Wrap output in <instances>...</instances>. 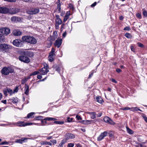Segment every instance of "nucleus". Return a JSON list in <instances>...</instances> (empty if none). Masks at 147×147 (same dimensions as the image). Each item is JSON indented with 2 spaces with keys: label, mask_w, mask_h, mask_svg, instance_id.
<instances>
[{
  "label": "nucleus",
  "mask_w": 147,
  "mask_h": 147,
  "mask_svg": "<svg viewBox=\"0 0 147 147\" xmlns=\"http://www.w3.org/2000/svg\"><path fill=\"white\" fill-rule=\"evenodd\" d=\"M22 40L31 44H35L37 42L36 39L34 37L30 36H24L22 38Z\"/></svg>",
  "instance_id": "1"
},
{
  "label": "nucleus",
  "mask_w": 147,
  "mask_h": 147,
  "mask_svg": "<svg viewBox=\"0 0 147 147\" xmlns=\"http://www.w3.org/2000/svg\"><path fill=\"white\" fill-rule=\"evenodd\" d=\"M13 71L14 69L11 67H4L1 71V73L4 75H7L9 73H13Z\"/></svg>",
  "instance_id": "2"
},
{
  "label": "nucleus",
  "mask_w": 147,
  "mask_h": 147,
  "mask_svg": "<svg viewBox=\"0 0 147 147\" xmlns=\"http://www.w3.org/2000/svg\"><path fill=\"white\" fill-rule=\"evenodd\" d=\"M0 48L1 51L6 52L11 48V46L6 44H1Z\"/></svg>",
  "instance_id": "3"
},
{
  "label": "nucleus",
  "mask_w": 147,
  "mask_h": 147,
  "mask_svg": "<svg viewBox=\"0 0 147 147\" xmlns=\"http://www.w3.org/2000/svg\"><path fill=\"white\" fill-rule=\"evenodd\" d=\"M10 33V30L7 28H3L0 29V34L2 35H6Z\"/></svg>",
  "instance_id": "4"
},
{
  "label": "nucleus",
  "mask_w": 147,
  "mask_h": 147,
  "mask_svg": "<svg viewBox=\"0 0 147 147\" xmlns=\"http://www.w3.org/2000/svg\"><path fill=\"white\" fill-rule=\"evenodd\" d=\"M55 49L53 48L51 52L49 53V55L48 57V59L49 61L51 62L53 61L54 59V57L55 56V54L54 53Z\"/></svg>",
  "instance_id": "5"
},
{
  "label": "nucleus",
  "mask_w": 147,
  "mask_h": 147,
  "mask_svg": "<svg viewBox=\"0 0 147 147\" xmlns=\"http://www.w3.org/2000/svg\"><path fill=\"white\" fill-rule=\"evenodd\" d=\"M18 59L20 61L25 63H28L30 62L29 59L25 56L20 55L18 57Z\"/></svg>",
  "instance_id": "6"
},
{
  "label": "nucleus",
  "mask_w": 147,
  "mask_h": 147,
  "mask_svg": "<svg viewBox=\"0 0 147 147\" xmlns=\"http://www.w3.org/2000/svg\"><path fill=\"white\" fill-rule=\"evenodd\" d=\"M23 42L19 39H16L13 42V45L18 47H21L23 45Z\"/></svg>",
  "instance_id": "7"
},
{
  "label": "nucleus",
  "mask_w": 147,
  "mask_h": 147,
  "mask_svg": "<svg viewBox=\"0 0 147 147\" xmlns=\"http://www.w3.org/2000/svg\"><path fill=\"white\" fill-rule=\"evenodd\" d=\"M39 12V9L38 8L32 9L27 11L28 14L32 15L38 13Z\"/></svg>",
  "instance_id": "8"
},
{
  "label": "nucleus",
  "mask_w": 147,
  "mask_h": 147,
  "mask_svg": "<svg viewBox=\"0 0 147 147\" xmlns=\"http://www.w3.org/2000/svg\"><path fill=\"white\" fill-rule=\"evenodd\" d=\"M65 139L64 140H66L67 141V140L69 139H74L75 138V135L73 134L67 133L65 134Z\"/></svg>",
  "instance_id": "9"
},
{
  "label": "nucleus",
  "mask_w": 147,
  "mask_h": 147,
  "mask_svg": "<svg viewBox=\"0 0 147 147\" xmlns=\"http://www.w3.org/2000/svg\"><path fill=\"white\" fill-rule=\"evenodd\" d=\"M20 9L18 8H12L9 9L8 13L11 14H14L20 12Z\"/></svg>",
  "instance_id": "10"
},
{
  "label": "nucleus",
  "mask_w": 147,
  "mask_h": 147,
  "mask_svg": "<svg viewBox=\"0 0 147 147\" xmlns=\"http://www.w3.org/2000/svg\"><path fill=\"white\" fill-rule=\"evenodd\" d=\"M107 135L108 132L106 131H105L103 133H102L98 138L97 140L99 141L101 140L104 137L107 136Z\"/></svg>",
  "instance_id": "11"
},
{
  "label": "nucleus",
  "mask_w": 147,
  "mask_h": 147,
  "mask_svg": "<svg viewBox=\"0 0 147 147\" xmlns=\"http://www.w3.org/2000/svg\"><path fill=\"white\" fill-rule=\"evenodd\" d=\"M103 120L105 122L107 123L111 124L114 125L115 124V123L108 117H105L103 119Z\"/></svg>",
  "instance_id": "12"
},
{
  "label": "nucleus",
  "mask_w": 147,
  "mask_h": 147,
  "mask_svg": "<svg viewBox=\"0 0 147 147\" xmlns=\"http://www.w3.org/2000/svg\"><path fill=\"white\" fill-rule=\"evenodd\" d=\"M62 39L61 38H57L56 40L54 43V45L57 47L58 48H59L62 44Z\"/></svg>",
  "instance_id": "13"
},
{
  "label": "nucleus",
  "mask_w": 147,
  "mask_h": 147,
  "mask_svg": "<svg viewBox=\"0 0 147 147\" xmlns=\"http://www.w3.org/2000/svg\"><path fill=\"white\" fill-rule=\"evenodd\" d=\"M49 71V70L48 69H46L43 68L39 70V74L42 75L46 74Z\"/></svg>",
  "instance_id": "14"
},
{
  "label": "nucleus",
  "mask_w": 147,
  "mask_h": 147,
  "mask_svg": "<svg viewBox=\"0 0 147 147\" xmlns=\"http://www.w3.org/2000/svg\"><path fill=\"white\" fill-rule=\"evenodd\" d=\"M21 121H19L17 122L9 123H8V125L11 126H18L20 127L19 125L21 124Z\"/></svg>",
  "instance_id": "15"
},
{
  "label": "nucleus",
  "mask_w": 147,
  "mask_h": 147,
  "mask_svg": "<svg viewBox=\"0 0 147 147\" xmlns=\"http://www.w3.org/2000/svg\"><path fill=\"white\" fill-rule=\"evenodd\" d=\"M58 34L56 31H54L53 33L52 36H50V38L51 40L53 41H54L57 37Z\"/></svg>",
  "instance_id": "16"
},
{
  "label": "nucleus",
  "mask_w": 147,
  "mask_h": 147,
  "mask_svg": "<svg viewBox=\"0 0 147 147\" xmlns=\"http://www.w3.org/2000/svg\"><path fill=\"white\" fill-rule=\"evenodd\" d=\"M57 119H56L55 118H52V117H47L45 118V119H43V120H42L41 121V122L42 123V125H44V120H48V121H55Z\"/></svg>",
  "instance_id": "17"
},
{
  "label": "nucleus",
  "mask_w": 147,
  "mask_h": 147,
  "mask_svg": "<svg viewBox=\"0 0 147 147\" xmlns=\"http://www.w3.org/2000/svg\"><path fill=\"white\" fill-rule=\"evenodd\" d=\"M28 138H22L21 139L17 140L15 142L17 143H19L20 144H22L23 143L25 142V140H27Z\"/></svg>",
  "instance_id": "18"
},
{
  "label": "nucleus",
  "mask_w": 147,
  "mask_h": 147,
  "mask_svg": "<svg viewBox=\"0 0 147 147\" xmlns=\"http://www.w3.org/2000/svg\"><path fill=\"white\" fill-rule=\"evenodd\" d=\"M21 19L20 18L15 16H13L11 18V21L13 22H18Z\"/></svg>",
  "instance_id": "19"
},
{
  "label": "nucleus",
  "mask_w": 147,
  "mask_h": 147,
  "mask_svg": "<svg viewBox=\"0 0 147 147\" xmlns=\"http://www.w3.org/2000/svg\"><path fill=\"white\" fill-rule=\"evenodd\" d=\"M56 16L57 18L55 20L56 24L58 25L61 24L62 22V21L59 18V16L58 15H56Z\"/></svg>",
  "instance_id": "20"
},
{
  "label": "nucleus",
  "mask_w": 147,
  "mask_h": 147,
  "mask_svg": "<svg viewBox=\"0 0 147 147\" xmlns=\"http://www.w3.org/2000/svg\"><path fill=\"white\" fill-rule=\"evenodd\" d=\"M94 121L93 120H82L81 121V122L85 125H88L93 123Z\"/></svg>",
  "instance_id": "21"
},
{
  "label": "nucleus",
  "mask_w": 147,
  "mask_h": 147,
  "mask_svg": "<svg viewBox=\"0 0 147 147\" xmlns=\"http://www.w3.org/2000/svg\"><path fill=\"white\" fill-rule=\"evenodd\" d=\"M1 13L6 14L9 12V9L6 7H2Z\"/></svg>",
  "instance_id": "22"
},
{
  "label": "nucleus",
  "mask_w": 147,
  "mask_h": 147,
  "mask_svg": "<svg viewBox=\"0 0 147 147\" xmlns=\"http://www.w3.org/2000/svg\"><path fill=\"white\" fill-rule=\"evenodd\" d=\"M33 123H24V122L22 121L21 124L19 125L20 127H24L27 125H30L33 124Z\"/></svg>",
  "instance_id": "23"
},
{
  "label": "nucleus",
  "mask_w": 147,
  "mask_h": 147,
  "mask_svg": "<svg viewBox=\"0 0 147 147\" xmlns=\"http://www.w3.org/2000/svg\"><path fill=\"white\" fill-rule=\"evenodd\" d=\"M29 86L27 84H26L25 85L24 90L25 91L24 93L28 95L29 92Z\"/></svg>",
  "instance_id": "24"
},
{
  "label": "nucleus",
  "mask_w": 147,
  "mask_h": 147,
  "mask_svg": "<svg viewBox=\"0 0 147 147\" xmlns=\"http://www.w3.org/2000/svg\"><path fill=\"white\" fill-rule=\"evenodd\" d=\"M25 56L32 57L34 56V53L33 52L29 51H26L25 53Z\"/></svg>",
  "instance_id": "25"
},
{
  "label": "nucleus",
  "mask_w": 147,
  "mask_h": 147,
  "mask_svg": "<svg viewBox=\"0 0 147 147\" xmlns=\"http://www.w3.org/2000/svg\"><path fill=\"white\" fill-rule=\"evenodd\" d=\"M40 144L42 145H49L52 146V144L50 142L47 141H41L40 142Z\"/></svg>",
  "instance_id": "26"
},
{
  "label": "nucleus",
  "mask_w": 147,
  "mask_h": 147,
  "mask_svg": "<svg viewBox=\"0 0 147 147\" xmlns=\"http://www.w3.org/2000/svg\"><path fill=\"white\" fill-rule=\"evenodd\" d=\"M67 142L66 140H63L59 144L58 147H63V145Z\"/></svg>",
  "instance_id": "27"
},
{
  "label": "nucleus",
  "mask_w": 147,
  "mask_h": 147,
  "mask_svg": "<svg viewBox=\"0 0 147 147\" xmlns=\"http://www.w3.org/2000/svg\"><path fill=\"white\" fill-rule=\"evenodd\" d=\"M96 101L100 103H102L103 101L102 98L100 96H97L96 97Z\"/></svg>",
  "instance_id": "28"
},
{
  "label": "nucleus",
  "mask_w": 147,
  "mask_h": 147,
  "mask_svg": "<svg viewBox=\"0 0 147 147\" xmlns=\"http://www.w3.org/2000/svg\"><path fill=\"white\" fill-rule=\"evenodd\" d=\"M30 78L29 77H25L24 79L21 80L22 84H24Z\"/></svg>",
  "instance_id": "29"
},
{
  "label": "nucleus",
  "mask_w": 147,
  "mask_h": 147,
  "mask_svg": "<svg viewBox=\"0 0 147 147\" xmlns=\"http://www.w3.org/2000/svg\"><path fill=\"white\" fill-rule=\"evenodd\" d=\"M5 41V38L4 36L0 34V42H3Z\"/></svg>",
  "instance_id": "30"
},
{
  "label": "nucleus",
  "mask_w": 147,
  "mask_h": 147,
  "mask_svg": "<svg viewBox=\"0 0 147 147\" xmlns=\"http://www.w3.org/2000/svg\"><path fill=\"white\" fill-rule=\"evenodd\" d=\"M131 111H142L138 107L131 108Z\"/></svg>",
  "instance_id": "31"
},
{
  "label": "nucleus",
  "mask_w": 147,
  "mask_h": 147,
  "mask_svg": "<svg viewBox=\"0 0 147 147\" xmlns=\"http://www.w3.org/2000/svg\"><path fill=\"white\" fill-rule=\"evenodd\" d=\"M127 131L128 133L130 134H134V131L129 128L128 127H126Z\"/></svg>",
  "instance_id": "32"
},
{
  "label": "nucleus",
  "mask_w": 147,
  "mask_h": 147,
  "mask_svg": "<svg viewBox=\"0 0 147 147\" xmlns=\"http://www.w3.org/2000/svg\"><path fill=\"white\" fill-rule=\"evenodd\" d=\"M34 114V112H31L27 115V118H31L32 117V116Z\"/></svg>",
  "instance_id": "33"
},
{
  "label": "nucleus",
  "mask_w": 147,
  "mask_h": 147,
  "mask_svg": "<svg viewBox=\"0 0 147 147\" xmlns=\"http://www.w3.org/2000/svg\"><path fill=\"white\" fill-rule=\"evenodd\" d=\"M21 34V32L19 31H16L14 32V35L15 36H19Z\"/></svg>",
  "instance_id": "34"
},
{
  "label": "nucleus",
  "mask_w": 147,
  "mask_h": 147,
  "mask_svg": "<svg viewBox=\"0 0 147 147\" xmlns=\"http://www.w3.org/2000/svg\"><path fill=\"white\" fill-rule=\"evenodd\" d=\"M125 36L127 38L131 39L132 37V36L131 34L129 33H126L125 35Z\"/></svg>",
  "instance_id": "35"
},
{
  "label": "nucleus",
  "mask_w": 147,
  "mask_h": 147,
  "mask_svg": "<svg viewBox=\"0 0 147 147\" xmlns=\"http://www.w3.org/2000/svg\"><path fill=\"white\" fill-rule=\"evenodd\" d=\"M12 100L13 103H17L18 102V98H13Z\"/></svg>",
  "instance_id": "36"
},
{
  "label": "nucleus",
  "mask_w": 147,
  "mask_h": 147,
  "mask_svg": "<svg viewBox=\"0 0 147 147\" xmlns=\"http://www.w3.org/2000/svg\"><path fill=\"white\" fill-rule=\"evenodd\" d=\"M54 68L55 69L56 71L59 72L60 70V67L57 65H54L53 66Z\"/></svg>",
  "instance_id": "37"
},
{
  "label": "nucleus",
  "mask_w": 147,
  "mask_h": 147,
  "mask_svg": "<svg viewBox=\"0 0 147 147\" xmlns=\"http://www.w3.org/2000/svg\"><path fill=\"white\" fill-rule=\"evenodd\" d=\"M39 73L40 72H39V71H34L32 73H31L30 74V76H31L33 75H35L38 74H39Z\"/></svg>",
  "instance_id": "38"
},
{
  "label": "nucleus",
  "mask_w": 147,
  "mask_h": 147,
  "mask_svg": "<svg viewBox=\"0 0 147 147\" xmlns=\"http://www.w3.org/2000/svg\"><path fill=\"white\" fill-rule=\"evenodd\" d=\"M54 123L55 124H59V125H62L63 124L64 122L62 121H55L54 122Z\"/></svg>",
  "instance_id": "39"
},
{
  "label": "nucleus",
  "mask_w": 147,
  "mask_h": 147,
  "mask_svg": "<svg viewBox=\"0 0 147 147\" xmlns=\"http://www.w3.org/2000/svg\"><path fill=\"white\" fill-rule=\"evenodd\" d=\"M96 113L95 112H93L92 114L90 115L91 118L92 119H94L96 117Z\"/></svg>",
  "instance_id": "40"
},
{
  "label": "nucleus",
  "mask_w": 147,
  "mask_h": 147,
  "mask_svg": "<svg viewBox=\"0 0 147 147\" xmlns=\"http://www.w3.org/2000/svg\"><path fill=\"white\" fill-rule=\"evenodd\" d=\"M7 89L8 92L10 94V95H11L13 93V92L12 90L11 89L8 88H7Z\"/></svg>",
  "instance_id": "41"
},
{
  "label": "nucleus",
  "mask_w": 147,
  "mask_h": 147,
  "mask_svg": "<svg viewBox=\"0 0 147 147\" xmlns=\"http://www.w3.org/2000/svg\"><path fill=\"white\" fill-rule=\"evenodd\" d=\"M44 67L43 68H45V69H48L49 68V65L46 63H44Z\"/></svg>",
  "instance_id": "42"
},
{
  "label": "nucleus",
  "mask_w": 147,
  "mask_h": 147,
  "mask_svg": "<svg viewBox=\"0 0 147 147\" xmlns=\"http://www.w3.org/2000/svg\"><path fill=\"white\" fill-rule=\"evenodd\" d=\"M121 110H131V108H130L128 107H125L124 108H121Z\"/></svg>",
  "instance_id": "43"
},
{
  "label": "nucleus",
  "mask_w": 147,
  "mask_h": 147,
  "mask_svg": "<svg viewBox=\"0 0 147 147\" xmlns=\"http://www.w3.org/2000/svg\"><path fill=\"white\" fill-rule=\"evenodd\" d=\"M7 88L5 89V90H3V92L4 95H5V96H7V92L8 91H7Z\"/></svg>",
  "instance_id": "44"
},
{
  "label": "nucleus",
  "mask_w": 147,
  "mask_h": 147,
  "mask_svg": "<svg viewBox=\"0 0 147 147\" xmlns=\"http://www.w3.org/2000/svg\"><path fill=\"white\" fill-rule=\"evenodd\" d=\"M143 15L144 16L146 17H147V12L145 10H144V9H143Z\"/></svg>",
  "instance_id": "45"
},
{
  "label": "nucleus",
  "mask_w": 147,
  "mask_h": 147,
  "mask_svg": "<svg viewBox=\"0 0 147 147\" xmlns=\"http://www.w3.org/2000/svg\"><path fill=\"white\" fill-rule=\"evenodd\" d=\"M123 30H124L129 31L131 30V28L129 26H126L124 28Z\"/></svg>",
  "instance_id": "46"
},
{
  "label": "nucleus",
  "mask_w": 147,
  "mask_h": 147,
  "mask_svg": "<svg viewBox=\"0 0 147 147\" xmlns=\"http://www.w3.org/2000/svg\"><path fill=\"white\" fill-rule=\"evenodd\" d=\"M26 52V51H20V52H19V53H20V54L25 55V53Z\"/></svg>",
  "instance_id": "47"
},
{
  "label": "nucleus",
  "mask_w": 147,
  "mask_h": 147,
  "mask_svg": "<svg viewBox=\"0 0 147 147\" xmlns=\"http://www.w3.org/2000/svg\"><path fill=\"white\" fill-rule=\"evenodd\" d=\"M73 119V118H70L69 117H68L67 119V121L69 122L72 121Z\"/></svg>",
  "instance_id": "48"
},
{
  "label": "nucleus",
  "mask_w": 147,
  "mask_h": 147,
  "mask_svg": "<svg viewBox=\"0 0 147 147\" xmlns=\"http://www.w3.org/2000/svg\"><path fill=\"white\" fill-rule=\"evenodd\" d=\"M61 4L59 3L57 5V8L58 9V11L59 12H60L61 10Z\"/></svg>",
  "instance_id": "49"
},
{
  "label": "nucleus",
  "mask_w": 147,
  "mask_h": 147,
  "mask_svg": "<svg viewBox=\"0 0 147 147\" xmlns=\"http://www.w3.org/2000/svg\"><path fill=\"white\" fill-rule=\"evenodd\" d=\"M74 146V144L72 143H69L68 144V147H73Z\"/></svg>",
  "instance_id": "50"
},
{
  "label": "nucleus",
  "mask_w": 147,
  "mask_h": 147,
  "mask_svg": "<svg viewBox=\"0 0 147 147\" xmlns=\"http://www.w3.org/2000/svg\"><path fill=\"white\" fill-rule=\"evenodd\" d=\"M136 16L139 19H140L142 18L141 14L139 13H138L136 14Z\"/></svg>",
  "instance_id": "51"
},
{
  "label": "nucleus",
  "mask_w": 147,
  "mask_h": 147,
  "mask_svg": "<svg viewBox=\"0 0 147 147\" xmlns=\"http://www.w3.org/2000/svg\"><path fill=\"white\" fill-rule=\"evenodd\" d=\"M76 118L78 120H81L82 119V117H81L78 115H76Z\"/></svg>",
  "instance_id": "52"
},
{
  "label": "nucleus",
  "mask_w": 147,
  "mask_h": 147,
  "mask_svg": "<svg viewBox=\"0 0 147 147\" xmlns=\"http://www.w3.org/2000/svg\"><path fill=\"white\" fill-rule=\"evenodd\" d=\"M18 87L17 86L16 87V88H15L14 90H13V93H15V92H17L18 91Z\"/></svg>",
  "instance_id": "53"
},
{
  "label": "nucleus",
  "mask_w": 147,
  "mask_h": 147,
  "mask_svg": "<svg viewBox=\"0 0 147 147\" xmlns=\"http://www.w3.org/2000/svg\"><path fill=\"white\" fill-rule=\"evenodd\" d=\"M138 46L140 47H144V45L140 42H138L137 43Z\"/></svg>",
  "instance_id": "54"
},
{
  "label": "nucleus",
  "mask_w": 147,
  "mask_h": 147,
  "mask_svg": "<svg viewBox=\"0 0 147 147\" xmlns=\"http://www.w3.org/2000/svg\"><path fill=\"white\" fill-rule=\"evenodd\" d=\"M9 143L6 142V141H4L2 143H1V144H0V145H5V144H8Z\"/></svg>",
  "instance_id": "55"
},
{
  "label": "nucleus",
  "mask_w": 147,
  "mask_h": 147,
  "mask_svg": "<svg viewBox=\"0 0 147 147\" xmlns=\"http://www.w3.org/2000/svg\"><path fill=\"white\" fill-rule=\"evenodd\" d=\"M69 18V17L65 16L63 19V22H65Z\"/></svg>",
  "instance_id": "56"
},
{
  "label": "nucleus",
  "mask_w": 147,
  "mask_h": 147,
  "mask_svg": "<svg viewBox=\"0 0 147 147\" xmlns=\"http://www.w3.org/2000/svg\"><path fill=\"white\" fill-rule=\"evenodd\" d=\"M130 48H131V50L133 52H135V49L134 48V46H133L132 45L131 46V47H130Z\"/></svg>",
  "instance_id": "57"
},
{
  "label": "nucleus",
  "mask_w": 147,
  "mask_h": 147,
  "mask_svg": "<svg viewBox=\"0 0 147 147\" xmlns=\"http://www.w3.org/2000/svg\"><path fill=\"white\" fill-rule=\"evenodd\" d=\"M51 142L54 144H56L57 143L56 140H51Z\"/></svg>",
  "instance_id": "58"
},
{
  "label": "nucleus",
  "mask_w": 147,
  "mask_h": 147,
  "mask_svg": "<svg viewBox=\"0 0 147 147\" xmlns=\"http://www.w3.org/2000/svg\"><path fill=\"white\" fill-rule=\"evenodd\" d=\"M96 4H97L96 2H95L91 4V6L92 7H93L96 5Z\"/></svg>",
  "instance_id": "59"
},
{
  "label": "nucleus",
  "mask_w": 147,
  "mask_h": 147,
  "mask_svg": "<svg viewBox=\"0 0 147 147\" xmlns=\"http://www.w3.org/2000/svg\"><path fill=\"white\" fill-rule=\"evenodd\" d=\"M110 80H111V81L113 82H114L115 83H117V81L114 79L111 78Z\"/></svg>",
  "instance_id": "60"
},
{
  "label": "nucleus",
  "mask_w": 147,
  "mask_h": 147,
  "mask_svg": "<svg viewBox=\"0 0 147 147\" xmlns=\"http://www.w3.org/2000/svg\"><path fill=\"white\" fill-rule=\"evenodd\" d=\"M70 15V12L69 11H68L67 12L65 16H67L68 17H69V16Z\"/></svg>",
  "instance_id": "61"
},
{
  "label": "nucleus",
  "mask_w": 147,
  "mask_h": 147,
  "mask_svg": "<svg viewBox=\"0 0 147 147\" xmlns=\"http://www.w3.org/2000/svg\"><path fill=\"white\" fill-rule=\"evenodd\" d=\"M116 71L117 72L119 73L121 72L122 71H121V69H120L117 68V69H116Z\"/></svg>",
  "instance_id": "62"
},
{
  "label": "nucleus",
  "mask_w": 147,
  "mask_h": 147,
  "mask_svg": "<svg viewBox=\"0 0 147 147\" xmlns=\"http://www.w3.org/2000/svg\"><path fill=\"white\" fill-rule=\"evenodd\" d=\"M37 78L39 79H41L42 78V77L41 75H38Z\"/></svg>",
  "instance_id": "63"
},
{
  "label": "nucleus",
  "mask_w": 147,
  "mask_h": 147,
  "mask_svg": "<svg viewBox=\"0 0 147 147\" xmlns=\"http://www.w3.org/2000/svg\"><path fill=\"white\" fill-rule=\"evenodd\" d=\"M142 117L145 121L147 123V117L145 116H143Z\"/></svg>",
  "instance_id": "64"
}]
</instances>
